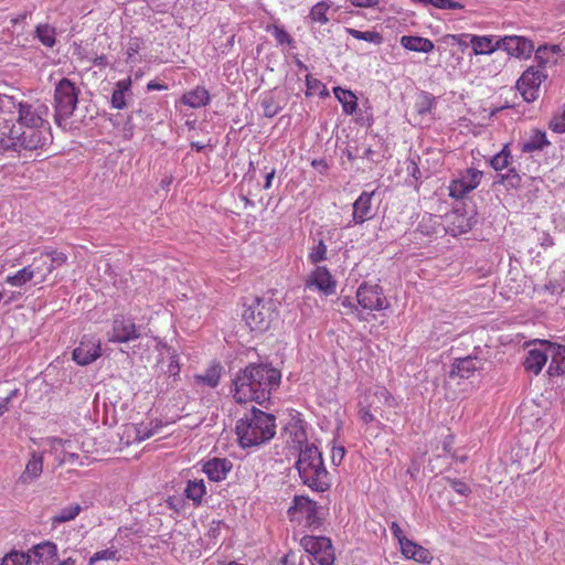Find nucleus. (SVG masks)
<instances>
[{
    "label": "nucleus",
    "mask_w": 565,
    "mask_h": 565,
    "mask_svg": "<svg viewBox=\"0 0 565 565\" xmlns=\"http://www.w3.org/2000/svg\"><path fill=\"white\" fill-rule=\"evenodd\" d=\"M499 45L500 49L507 51L510 55L515 57L527 56L534 50L532 41L518 35L499 39Z\"/></svg>",
    "instance_id": "20"
},
{
    "label": "nucleus",
    "mask_w": 565,
    "mask_h": 565,
    "mask_svg": "<svg viewBox=\"0 0 565 565\" xmlns=\"http://www.w3.org/2000/svg\"><path fill=\"white\" fill-rule=\"evenodd\" d=\"M373 394L380 403L390 407L395 405L394 396L388 392V390L385 386H375Z\"/></svg>",
    "instance_id": "51"
},
{
    "label": "nucleus",
    "mask_w": 565,
    "mask_h": 565,
    "mask_svg": "<svg viewBox=\"0 0 565 565\" xmlns=\"http://www.w3.org/2000/svg\"><path fill=\"white\" fill-rule=\"evenodd\" d=\"M345 32L356 40H362L375 45H380L383 42V36L377 31H360L353 28H345Z\"/></svg>",
    "instance_id": "40"
},
{
    "label": "nucleus",
    "mask_w": 565,
    "mask_h": 565,
    "mask_svg": "<svg viewBox=\"0 0 565 565\" xmlns=\"http://www.w3.org/2000/svg\"><path fill=\"white\" fill-rule=\"evenodd\" d=\"M406 171L408 175L413 177L415 180H419L422 178L420 169L414 158L407 160Z\"/></svg>",
    "instance_id": "60"
},
{
    "label": "nucleus",
    "mask_w": 565,
    "mask_h": 565,
    "mask_svg": "<svg viewBox=\"0 0 565 565\" xmlns=\"http://www.w3.org/2000/svg\"><path fill=\"white\" fill-rule=\"evenodd\" d=\"M440 226L439 217L425 213L418 222L416 231L424 236H431L437 233V228Z\"/></svg>",
    "instance_id": "37"
},
{
    "label": "nucleus",
    "mask_w": 565,
    "mask_h": 565,
    "mask_svg": "<svg viewBox=\"0 0 565 565\" xmlns=\"http://www.w3.org/2000/svg\"><path fill=\"white\" fill-rule=\"evenodd\" d=\"M67 255L56 248L45 246L39 256L34 257L32 265L39 282L46 281L47 277L67 263Z\"/></svg>",
    "instance_id": "8"
},
{
    "label": "nucleus",
    "mask_w": 565,
    "mask_h": 565,
    "mask_svg": "<svg viewBox=\"0 0 565 565\" xmlns=\"http://www.w3.org/2000/svg\"><path fill=\"white\" fill-rule=\"evenodd\" d=\"M102 355V343L98 338L90 334H84L78 345L73 350V361L82 366L95 362Z\"/></svg>",
    "instance_id": "14"
},
{
    "label": "nucleus",
    "mask_w": 565,
    "mask_h": 565,
    "mask_svg": "<svg viewBox=\"0 0 565 565\" xmlns=\"http://www.w3.org/2000/svg\"><path fill=\"white\" fill-rule=\"evenodd\" d=\"M435 106L433 96L428 93H423L415 104V109L418 115L426 116L431 113Z\"/></svg>",
    "instance_id": "49"
},
{
    "label": "nucleus",
    "mask_w": 565,
    "mask_h": 565,
    "mask_svg": "<svg viewBox=\"0 0 565 565\" xmlns=\"http://www.w3.org/2000/svg\"><path fill=\"white\" fill-rule=\"evenodd\" d=\"M405 558L414 559L418 563L429 564L433 559L430 552L412 540H405L399 546Z\"/></svg>",
    "instance_id": "26"
},
{
    "label": "nucleus",
    "mask_w": 565,
    "mask_h": 565,
    "mask_svg": "<svg viewBox=\"0 0 565 565\" xmlns=\"http://www.w3.org/2000/svg\"><path fill=\"white\" fill-rule=\"evenodd\" d=\"M296 468L302 483L312 491L324 492L331 487L322 454L313 444H306L300 448Z\"/></svg>",
    "instance_id": "4"
},
{
    "label": "nucleus",
    "mask_w": 565,
    "mask_h": 565,
    "mask_svg": "<svg viewBox=\"0 0 565 565\" xmlns=\"http://www.w3.org/2000/svg\"><path fill=\"white\" fill-rule=\"evenodd\" d=\"M281 373L269 364H249L237 373L233 382V397L236 403L256 402L263 404L280 385Z\"/></svg>",
    "instance_id": "2"
},
{
    "label": "nucleus",
    "mask_w": 565,
    "mask_h": 565,
    "mask_svg": "<svg viewBox=\"0 0 565 565\" xmlns=\"http://www.w3.org/2000/svg\"><path fill=\"white\" fill-rule=\"evenodd\" d=\"M35 38L46 47H53L56 43V32L53 26L47 23L38 24L35 26Z\"/></svg>",
    "instance_id": "38"
},
{
    "label": "nucleus",
    "mask_w": 565,
    "mask_h": 565,
    "mask_svg": "<svg viewBox=\"0 0 565 565\" xmlns=\"http://www.w3.org/2000/svg\"><path fill=\"white\" fill-rule=\"evenodd\" d=\"M548 128L556 134H565V103L552 116Z\"/></svg>",
    "instance_id": "46"
},
{
    "label": "nucleus",
    "mask_w": 565,
    "mask_h": 565,
    "mask_svg": "<svg viewBox=\"0 0 565 565\" xmlns=\"http://www.w3.org/2000/svg\"><path fill=\"white\" fill-rule=\"evenodd\" d=\"M43 455L38 451H31L25 468L20 475L18 482L24 486L32 484L43 472Z\"/></svg>",
    "instance_id": "21"
},
{
    "label": "nucleus",
    "mask_w": 565,
    "mask_h": 565,
    "mask_svg": "<svg viewBox=\"0 0 565 565\" xmlns=\"http://www.w3.org/2000/svg\"><path fill=\"white\" fill-rule=\"evenodd\" d=\"M0 565H31V562L28 552L12 551L1 559Z\"/></svg>",
    "instance_id": "48"
},
{
    "label": "nucleus",
    "mask_w": 565,
    "mask_h": 565,
    "mask_svg": "<svg viewBox=\"0 0 565 565\" xmlns=\"http://www.w3.org/2000/svg\"><path fill=\"white\" fill-rule=\"evenodd\" d=\"M227 529V525L222 520H213L210 523L209 530H207V537L213 541L214 543L218 540L222 530Z\"/></svg>",
    "instance_id": "54"
},
{
    "label": "nucleus",
    "mask_w": 565,
    "mask_h": 565,
    "mask_svg": "<svg viewBox=\"0 0 565 565\" xmlns=\"http://www.w3.org/2000/svg\"><path fill=\"white\" fill-rule=\"evenodd\" d=\"M333 94L341 104L344 114L352 115L356 111L358 98L352 90L337 86L333 88Z\"/></svg>",
    "instance_id": "30"
},
{
    "label": "nucleus",
    "mask_w": 565,
    "mask_h": 565,
    "mask_svg": "<svg viewBox=\"0 0 565 565\" xmlns=\"http://www.w3.org/2000/svg\"><path fill=\"white\" fill-rule=\"evenodd\" d=\"M359 415H360L361 420L363 423H365V424H370V423H372L375 419V417L372 414V412L369 408H365V407L360 409Z\"/></svg>",
    "instance_id": "64"
},
{
    "label": "nucleus",
    "mask_w": 565,
    "mask_h": 565,
    "mask_svg": "<svg viewBox=\"0 0 565 565\" xmlns=\"http://www.w3.org/2000/svg\"><path fill=\"white\" fill-rule=\"evenodd\" d=\"M140 337L139 328L135 319L129 316H116L113 320L111 331L108 333V341L113 343H128Z\"/></svg>",
    "instance_id": "13"
},
{
    "label": "nucleus",
    "mask_w": 565,
    "mask_h": 565,
    "mask_svg": "<svg viewBox=\"0 0 565 565\" xmlns=\"http://www.w3.org/2000/svg\"><path fill=\"white\" fill-rule=\"evenodd\" d=\"M391 529V532L393 534V536L398 541V544L399 546L402 545V542L404 543L405 540H408L403 530L401 529V526L396 523V522H393L390 526Z\"/></svg>",
    "instance_id": "62"
},
{
    "label": "nucleus",
    "mask_w": 565,
    "mask_h": 565,
    "mask_svg": "<svg viewBox=\"0 0 565 565\" xmlns=\"http://www.w3.org/2000/svg\"><path fill=\"white\" fill-rule=\"evenodd\" d=\"M469 43L475 55L491 54L500 49L499 40H495V36L492 35H471Z\"/></svg>",
    "instance_id": "27"
},
{
    "label": "nucleus",
    "mask_w": 565,
    "mask_h": 565,
    "mask_svg": "<svg viewBox=\"0 0 565 565\" xmlns=\"http://www.w3.org/2000/svg\"><path fill=\"white\" fill-rule=\"evenodd\" d=\"M429 6L441 10H461L463 6L454 0H429Z\"/></svg>",
    "instance_id": "55"
},
{
    "label": "nucleus",
    "mask_w": 565,
    "mask_h": 565,
    "mask_svg": "<svg viewBox=\"0 0 565 565\" xmlns=\"http://www.w3.org/2000/svg\"><path fill=\"white\" fill-rule=\"evenodd\" d=\"M181 102L191 108H200L206 106L211 102V96L206 88L203 86H196L195 88L184 93L181 97Z\"/></svg>",
    "instance_id": "28"
},
{
    "label": "nucleus",
    "mask_w": 565,
    "mask_h": 565,
    "mask_svg": "<svg viewBox=\"0 0 565 565\" xmlns=\"http://www.w3.org/2000/svg\"><path fill=\"white\" fill-rule=\"evenodd\" d=\"M163 349H166L167 352L170 355V361H169L168 371H167L168 374L170 376L179 375L180 363H179V355H178V353L174 350H172L170 347H168L167 344H163Z\"/></svg>",
    "instance_id": "52"
},
{
    "label": "nucleus",
    "mask_w": 565,
    "mask_h": 565,
    "mask_svg": "<svg viewBox=\"0 0 565 565\" xmlns=\"http://www.w3.org/2000/svg\"><path fill=\"white\" fill-rule=\"evenodd\" d=\"M399 42L404 49L412 52L430 53L435 49L434 42L423 36L403 35Z\"/></svg>",
    "instance_id": "29"
},
{
    "label": "nucleus",
    "mask_w": 565,
    "mask_h": 565,
    "mask_svg": "<svg viewBox=\"0 0 565 565\" xmlns=\"http://www.w3.org/2000/svg\"><path fill=\"white\" fill-rule=\"evenodd\" d=\"M205 494L206 487L202 479H193L186 482L184 495L188 500H191L194 505H200Z\"/></svg>",
    "instance_id": "31"
},
{
    "label": "nucleus",
    "mask_w": 565,
    "mask_h": 565,
    "mask_svg": "<svg viewBox=\"0 0 565 565\" xmlns=\"http://www.w3.org/2000/svg\"><path fill=\"white\" fill-rule=\"evenodd\" d=\"M356 301L361 309L369 311H381L390 307L383 288L379 284L370 281H364L358 287Z\"/></svg>",
    "instance_id": "10"
},
{
    "label": "nucleus",
    "mask_w": 565,
    "mask_h": 565,
    "mask_svg": "<svg viewBox=\"0 0 565 565\" xmlns=\"http://www.w3.org/2000/svg\"><path fill=\"white\" fill-rule=\"evenodd\" d=\"M546 71L540 67H527L516 81L515 87L526 103H533L540 97L541 84L547 78Z\"/></svg>",
    "instance_id": "9"
},
{
    "label": "nucleus",
    "mask_w": 565,
    "mask_h": 565,
    "mask_svg": "<svg viewBox=\"0 0 565 565\" xmlns=\"http://www.w3.org/2000/svg\"><path fill=\"white\" fill-rule=\"evenodd\" d=\"M51 452L54 455L58 466L62 465H83L78 455V443L74 439H63L60 437H49L46 439Z\"/></svg>",
    "instance_id": "11"
},
{
    "label": "nucleus",
    "mask_w": 565,
    "mask_h": 565,
    "mask_svg": "<svg viewBox=\"0 0 565 565\" xmlns=\"http://www.w3.org/2000/svg\"><path fill=\"white\" fill-rule=\"evenodd\" d=\"M273 35L279 44H290L292 41L291 36L282 28L276 26L274 29Z\"/></svg>",
    "instance_id": "61"
},
{
    "label": "nucleus",
    "mask_w": 565,
    "mask_h": 565,
    "mask_svg": "<svg viewBox=\"0 0 565 565\" xmlns=\"http://www.w3.org/2000/svg\"><path fill=\"white\" fill-rule=\"evenodd\" d=\"M328 541L329 539L324 536L305 535L300 540V545L313 557L328 546Z\"/></svg>",
    "instance_id": "35"
},
{
    "label": "nucleus",
    "mask_w": 565,
    "mask_h": 565,
    "mask_svg": "<svg viewBox=\"0 0 565 565\" xmlns=\"http://www.w3.org/2000/svg\"><path fill=\"white\" fill-rule=\"evenodd\" d=\"M450 486L455 492L463 497L469 495L471 492L470 487L466 482L458 479L451 480Z\"/></svg>",
    "instance_id": "58"
},
{
    "label": "nucleus",
    "mask_w": 565,
    "mask_h": 565,
    "mask_svg": "<svg viewBox=\"0 0 565 565\" xmlns=\"http://www.w3.org/2000/svg\"><path fill=\"white\" fill-rule=\"evenodd\" d=\"M512 162V152L510 149V143H505L502 149L495 153L489 160V164L495 171H502L503 169H509Z\"/></svg>",
    "instance_id": "36"
},
{
    "label": "nucleus",
    "mask_w": 565,
    "mask_h": 565,
    "mask_svg": "<svg viewBox=\"0 0 565 565\" xmlns=\"http://www.w3.org/2000/svg\"><path fill=\"white\" fill-rule=\"evenodd\" d=\"M338 11V7L330 0H322L313 4L305 21L310 29L316 28L317 25L322 26L329 23L330 14H333Z\"/></svg>",
    "instance_id": "19"
},
{
    "label": "nucleus",
    "mask_w": 565,
    "mask_h": 565,
    "mask_svg": "<svg viewBox=\"0 0 565 565\" xmlns=\"http://www.w3.org/2000/svg\"><path fill=\"white\" fill-rule=\"evenodd\" d=\"M25 99H18L14 96L0 94V113L14 114L19 111V105L23 104Z\"/></svg>",
    "instance_id": "45"
},
{
    "label": "nucleus",
    "mask_w": 565,
    "mask_h": 565,
    "mask_svg": "<svg viewBox=\"0 0 565 565\" xmlns=\"http://www.w3.org/2000/svg\"><path fill=\"white\" fill-rule=\"evenodd\" d=\"M31 564H45L57 556V545L51 541L41 542L28 551Z\"/></svg>",
    "instance_id": "24"
},
{
    "label": "nucleus",
    "mask_w": 565,
    "mask_h": 565,
    "mask_svg": "<svg viewBox=\"0 0 565 565\" xmlns=\"http://www.w3.org/2000/svg\"><path fill=\"white\" fill-rule=\"evenodd\" d=\"M498 182L507 189H518L521 186L522 177L515 168H509L505 173L499 174Z\"/></svg>",
    "instance_id": "43"
},
{
    "label": "nucleus",
    "mask_w": 565,
    "mask_h": 565,
    "mask_svg": "<svg viewBox=\"0 0 565 565\" xmlns=\"http://www.w3.org/2000/svg\"><path fill=\"white\" fill-rule=\"evenodd\" d=\"M49 115L50 108L41 99H25L20 104L17 122L22 130L12 137L13 145L25 150H36L49 145L52 140Z\"/></svg>",
    "instance_id": "1"
},
{
    "label": "nucleus",
    "mask_w": 565,
    "mask_h": 565,
    "mask_svg": "<svg viewBox=\"0 0 565 565\" xmlns=\"http://www.w3.org/2000/svg\"><path fill=\"white\" fill-rule=\"evenodd\" d=\"M306 96L319 95L321 97H326L329 95L326 85L318 78H315L312 75H306Z\"/></svg>",
    "instance_id": "42"
},
{
    "label": "nucleus",
    "mask_w": 565,
    "mask_h": 565,
    "mask_svg": "<svg viewBox=\"0 0 565 565\" xmlns=\"http://www.w3.org/2000/svg\"><path fill=\"white\" fill-rule=\"evenodd\" d=\"M233 463L227 458H212L203 463V472L211 481L220 482L226 479Z\"/></svg>",
    "instance_id": "22"
},
{
    "label": "nucleus",
    "mask_w": 565,
    "mask_h": 565,
    "mask_svg": "<svg viewBox=\"0 0 565 565\" xmlns=\"http://www.w3.org/2000/svg\"><path fill=\"white\" fill-rule=\"evenodd\" d=\"M117 554H118V552L115 548H105V550H102V551H97L89 558V565H94L95 563H97L99 561L116 559L117 558Z\"/></svg>",
    "instance_id": "53"
},
{
    "label": "nucleus",
    "mask_w": 565,
    "mask_h": 565,
    "mask_svg": "<svg viewBox=\"0 0 565 565\" xmlns=\"http://www.w3.org/2000/svg\"><path fill=\"white\" fill-rule=\"evenodd\" d=\"M236 435L242 448H250L268 443L276 434L274 415L253 407L236 423Z\"/></svg>",
    "instance_id": "3"
},
{
    "label": "nucleus",
    "mask_w": 565,
    "mask_h": 565,
    "mask_svg": "<svg viewBox=\"0 0 565 565\" xmlns=\"http://www.w3.org/2000/svg\"><path fill=\"white\" fill-rule=\"evenodd\" d=\"M484 360L477 355L456 358L451 364L450 377L469 379L477 371L483 369Z\"/></svg>",
    "instance_id": "18"
},
{
    "label": "nucleus",
    "mask_w": 565,
    "mask_h": 565,
    "mask_svg": "<svg viewBox=\"0 0 565 565\" xmlns=\"http://www.w3.org/2000/svg\"><path fill=\"white\" fill-rule=\"evenodd\" d=\"M551 146V141L544 130L533 128L526 132L516 143V149L521 153L533 154L542 152Z\"/></svg>",
    "instance_id": "17"
},
{
    "label": "nucleus",
    "mask_w": 565,
    "mask_h": 565,
    "mask_svg": "<svg viewBox=\"0 0 565 565\" xmlns=\"http://www.w3.org/2000/svg\"><path fill=\"white\" fill-rule=\"evenodd\" d=\"M482 172L475 168H468L454 178L448 186L449 196L459 200L473 191L481 182Z\"/></svg>",
    "instance_id": "12"
},
{
    "label": "nucleus",
    "mask_w": 565,
    "mask_h": 565,
    "mask_svg": "<svg viewBox=\"0 0 565 565\" xmlns=\"http://www.w3.org/2000/svg\"><path fill=\"white\" fill-rule=\"evenodd\" d=\"M328 246L322 238L315 241L308 254V262L317 265L327 259Z\"/></svg>",
    "instance_id": "41"
},
{
    "label": "nucleus",
    "mask_w": 565,
    "mask_h": 565,
    "mask_svg": "<svg viewBox=\"0 0 565 565\" xmlns=\"http://www.w3.org/2000/svg\"><path fill=\"white\" fill-rule=\"evenodd\" d=\"M375 191H363L353 203V222L355 224H363L365 221L372 218V199Z\"/></svg>",
    "instance_id": "25"
},
{
    "label": "nucleus",
    "mask_w": 565,
    "mask_h": 565,
    "mask_svg": "<svg viewBox=\"0 0 565 565\" xmlns=\"http://www.w3.org/2000/svg\"><path fill=\"white\" fill-rule=\"evenodd\" d=\"M305 287L330 296L335 292L337 281L326 266H317L306 279Z\"/></svg>",
    "instance_id": "16"
},
{
    "label": "nucleus",
    "mask_w": 565,
    "mask_h": 565,
    "mask_svg": "<svg viewBox=\"0 0 565 565\" xmlns=\"http://www.w3.org/2000/svg\"><path fill=\"white\" fill-rule=\"evenodd\" d=\"M345 456V449L343 446H333L331 449V462L334 466H339Z\"/></svg>",
    "instance_id": "59"
},
{
    "label": "nucleus",
    "mask_w": 565,
    "mask_h": 565,
    "mask_svg": "<svg viewBox=\"0 0 565 565\" xmlns=\"http://www.w3.org/2000/svg\"><path fill=\"white\" fill-rule=\"evenodd\" d=\"M221 370L222 367L220 365H213L209 367L204 374L198 375V380L209 387L214 388L220 383Z\"/></svg>",
    "instance_id": "44"
},
{
    "label": "nucleus",
    "mask_w": 565,
    "mask_h": 565,
    "mask_svg": "<svg viewBox=\"0 0 565 565\" xmlns=\"http://www.w3.org/2000/svg\"><path fill=\"white\" fill-rule=\"evenodd\" d=\"M79 89L68 78H62L54 88V121L58 127L73 116L77 107Z\"/></svg>",
    "instance_id": "6"
},
{
    "label": "nucleus",
    "mask_w": 565,
    "mask_h": 565,
    "mask_svg": "<svg viewBox=\"0 0 565 565\" xmlns=\"http://www.w3.org/2000/svg\"><path fill=\"white\" fill-rule=\"evenodd\" d=\"M131 79L124 78L116 83L115 89L111 95V107L115 109H124L126 107V93L130 92Z\"/></svg>",
    "instance_id": "32"
},
{
    "label": "nucleus",
    "mask_w": 565,
    "mask_h": 565,
    "mask_svg": "<svg viewBox=\"0 0 565 565\" xmlns=\"http://www.w3.org/2000/svg\"><path fill=\"white\" fill-rule=\"evenodd\" d=\"M288 514L292 520L303 521L307 525L316 526L320 524L318 518V505L307 497L297 495L294 498Z\"/></svg>",
    "instance_id": "15"
},
{
    "label": "nucleus",
    "mask_w": 565,
    "mask_h": 565,
    "mask_svg": "<svg viewBox=\"0 0 565 565\" xmlns=\"http://www.w3.org/2000/svg\"><path fill=\"white\" fill-rule=\"evenodd\" d=\"M275 315V306L270 299L255 298L244 309L243 320L250 331L265 332L269 329Z\"/></svg>",
    "instance_id": "7"
},
{
    "label": "nucleus",
    "mask_w": 565,
    "mask_h": 565,
    "mask_svg": "<svg viewBox=\"0 0 565 565\" xmlns=\"http://www.w3.org/2000/svg\"><path fill=\"white\" fill-rule=\"evenodd\" d=\"M36 277L32 264L24 266L12 275L6 277V282L12 287H22Z\"/></svg>",
    "instance_id": "33"
},
{
    "label": "nucleus",
    "mask_w": 565,
    "mask_h": 565,
    "mask_svg": "<svg viewBox=\"0 0 565 565\" xmlns=\"http://www.w3.org/2000/svg\"><path fill=\"white\" fill-rule=\"evenodd\" d=\"M311 167L318 170L320 173L326 172L329 169V164L324 158L313 159Z\"/></svg>",
    "instance_id": "63"
},
{
    "label": "nucleus",
    "mask_w": 565,
    "mask_h": 565,
    "mask_svg": "<svg viewBox=\"0 0 565 565\" xmlns=\"http://www.w3.org/2000/svg\"><path fill=\"white\" fill-rule=\"evenodd\" d=\"M341 306L348 310H350L351 312L355 313L356 318L360 320V321H365L366 318L364 317L363 315V311L361 309V307L358 305L354 303V301L350 298V297H343L341 299Z\"/></svg>",
    "instance_id": "56"
},
{
    "label": "nucleus",
    "mask_w": 565,
    "mask_h": 565,
    "mask_svg": "<svg viewBox=\"0 0 565 565\" xmlns=\"http://www.w3.org/2000/svg\"><path fill=\"white\" fill-rule=\"evenodd\" d=\"M562 49L559 45H541L535 52V67L544 70L557 65L562 60Z\"/></svg>",
    "instance_id": "23"
},
{
    "label": "nucleus",
    "mask_w": 565,
    "mask_h": 565,
    "mask_svg": "<svg viewBox=\"0 0 565 565\" xmlns=\"http://www.w3.org/2000/svg\"><path fill=\"white\" fill-rule=\"evenodd\" d=\"M540 348H533L527 351L524 360V367L537 375L543 366L546 364L547 359L551 356L548 366L550 375H559L565 372V345L554 344L546 340H541Z\"/></svg>",
    "instance_id": "5"
},
{
    "label": "nucleus",
    "mask_w": 565,
    "mask_h": 565,
    "mask_svg": "<svg viewBox=\"0 0 565 565\" xmlns=\"http://www.w3.org/2000/svg\"><path fill=\"white\" fill-rule=\"evenodd\" d=\"M260 106L263 108V115L267 118L275 117L282 109V106L273 92L264 93L260 96Z\"/></svg>",
    "instance_id": "34"
},
{
    "label": "nucleus",
    "mask_w": 565,
    "mask_h": 565,
    "mask_svg": "<svg viewBox=\"0 0 565 565\" xmlns=\"http://www.w3.org/2000/svg\"><path fill=\"white\" fill-rule=\"evenodd\" d=\"M141 40L139 38H131L128 42L127 46V60L134 61L136 55H138L140 49H141Z\"/></svg>",
    "instance_id": "57"
},
{
    "label": "nucleus",
    "mask_w": 565,
    "mask_h": 565,
    "mask_svg": "<svg viewBox=\"0 0 565 565\" xmlns=\"http://www.w3.org/2000/svg\"><path fill=\"white\" fill-rule=\"evenodd\" d=\"M160 428H162V424L159 422H157L156 424H153L152 422L149 424H141L137 428L136 437L140 441L146 440V439L152 437L153 435L158 434Z\"/></svg>",
    "instance_id": "50"
},
{
    "label": "nucleus",
    "mask_w": 565,
    "mask_h": 565,
    "mask_svg": "<svg viewBox=\"0 0 565 565\" xmlns=\"http://www.w3.org/2000/svg\"><path fill=\"white\" fill-rule=\"evenodd\" d=\"M335 561L334 551L331 541H328V546L324 547L319 554L309 558L310 563H318L319 565H333Z\"/></svg>",
    "instance_id": "47"
},
{
    "label": "nucleus",
    "mask_w": 565,
    "mask_h": 565,
    "mask_svg": "<svg viewBox=\"0 0 565 565\" xmlns=\"http://www.w3.org/2000/svg\"><path fill=\"white\" fill-rule=\"evenodd\" d=\"M82 511V507L78 503H73L64 507L58 513L52 516L54 524H61L74 520Z\"/></svg>",
    "instance_id": "39"
}]
</instances>
